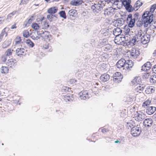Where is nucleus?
Returning a JSON list of instances; mask_svg holds the SVG:
<instances>
[{"instance_id": "f257e3e1", "label": "nucleus", "mask_w": 156, "mask_h": 156, "mask_svg": "<svg viewBox=\"0 0 156 156\" xmlns=\"http://www.w3.org/2000/svg\"><path fill=\"white\" fill-rule=\"evenodd\" d=\"M156 9V4L152 5L149 11H145L144 12L142 16V21L139 22L140 26L143 24L145 27H147L148 25L152 22L153 20V13Z\"/></svg>"}, {"instance_id": "f03ea898", "label": "nucleus", "mask_w": 156, "mask_h": 156, "mask_svg": "<svg viewBox=\"0 0 156 156\" xmlns=\"http://www.w3.org/2000/svg\"><path fill=\"white\" fill-rule=\"evenodd\" d=\"M131 114V117L134 120L138 122L143 121L145 119L146 115L145 114L140 111H132Z\"/></svg>"}, {"instance_id": "7ed1b4c3", "label": "nucleus", "mask_w": 156, "mask_h": 156, "mask_svg": "<svg viewBox=\"0 0 156 156\" xmlns=\"http://www.w3.org/2000/svg\"><path fill=\"white\" fill-rule=\"evenodd\" d=\"M141 132L140 128L137 126H133L131 130V134L134 137L139 136Z\"/></svg>"}, {"instance_id": "20e7f679", "label": "nucleus", "mask_w": 156, "mask_h": 156, "mask_svg": "<svg viewBox=\"0 0 156 156\" xmlns=\"http://www.w3.org/2000/svg\"><path fill=\"white\" fill-rule=\"evenodd\" d=\"M41 37L46 41H49L52 38L51 35L49 32L45 31L42 33H39Z\"/></svg>"}, {"instance_id": "39448f33", "label": "nucleus", "mask_w": 156, "mask_h": 156, "mask_svg": "<svg viewBox=\"0 0 156 156\" xmlns=\"http://www.w3.org/2000/svg\"><path fill=\"white\" fill-rule=\"evenodd\" d=\"M126 21L128 23V26L131 28L133 27L134 25L135 19L133 18L132 15L131 14H129L127 18Z\"/></svg>"}, {"instance_id": "423d86ee", "label": "nucleus", "mask_w": 156, "mask_h": 156, "mask_svg": "<svg viewBox=\"0 0 156 156\" xmlns=\"http://www.w3.org/2000/svg\"><path fill=\"white\" fill-rule=\"evenodd\" d=\"M121 36H115L114 40L115 43L118 45L122 44V43L125 42V37L123 35H120Z\"/></svg>"}, {"instance_id": "0eeeda50", "label": "nucleus", "mask_w": 156, "mask_h": 156, "mask_svg": "<svg viewBox=\"0 0 156 156\" xmlns=\"http://www.w3.org/2000/svg\"><path fill=\"white\" fill-rule=\"evenodd\" d=\"M113 80L116 83H119L121 81L122 79V75L120 72H116L113 75Z\"/></svg>"}, {"instance_id": "6e6552de", "label": "nucleus", "mask_w": 156, "mask_h": 156, "mask_svg": "<svg viewBox=\"0 0 156 156\" xmlns=\"http://www.w3.org/2000/svg\"><path fill=\"white\" fill-rule=\"evenodd\" d=\"M102 9V5L99 3L94 4L91 6V9L94 12H98Z\"/></svg>"}, {"instance_id": "1a4fd4ad", "label": "nucleus", "mask_w": 156, "mask_h": 156, "mask_svg": "<svg viewBox=\"0 0 156 156\" xmlns=\"http://www.w3.org/2000/svg\"><path fill=\"white\" fill-rule=\"evenodd\" d=\"M80 98L81 100H85L89 98L88 92L87 90H82L79 94Z\"/></svg>"}, {"instance_id": "9d476101", "label": "nucleus", "mask_w": 156, "mask_h": 156, "mask_svg": "<svg viewBox=\"0 0 156 156\" xmlns=\"http://www.w3.org/2000/svg\"><path fill=\"white\" fill-rule=\"evenodd\" d=\"M140 51L136 48H133L130 51V55L133 58H136L140 55Z\"/></svg>"}, {"instance_id": "9b49d317", "label": "nucleus", "mask_w": 156, "mask_h": 156, "mask_svg": "<svg viewBox=\"0 0 156 156\" xmlns=\"http://www.w3.org/2000/svg\"><path fill=\"white\" fill-rule=\"evenodd\" d=\"M6 65L10 67L14 68L17 65V61L14 58H10L8 60Z\"/></svg>"}, {"instance_id": "f8f14e48", "label": "nucleus", "mask_w": 156, "mask_h": 156, "mask_svg": "<svg viewBox=\"0 0 156 156\" xmlns=\"http://www.w3.org/2000/svg\"><path fill=\"white\" fill-rule=\"evenodd\" d=\"M150 39V36L148 34L144 35L141 38V42L143 44H146L148 43Z\"/></svg>"}, {"instance_id": "ddd939ff", "label": "nucleus", "mask_w": 156, "mask_h": 156, "mask_svg": "<svg viewBox=\"0 0 156 156\" xmlns=\"http://www.w3.org/2000/svg\"><path fill=\"white\" fill-rule=\"evenodd\" d=\"M122 5L125 7L126 9L129 11H131L132 10L131 5H130V0H121Z\"/></svg>"}, {"instance_id": "4468645a", "label": "nucleus", "mask_w": 156, "mask_h": 156, "mask_svg": "<svg viewBox=\"0 0 156 156\" xmlns=\"http://www.w3.org/2000/svg\"><path fill=\"white\" fill-rule=\"evenodd\" d=\"M133 65V62L131 60H128L127 61H126V62L125 63L123 69L125 70H128L130 69V68H131Z\"/></svg>"}, {"instance_id": "2eb2a0df", "label": "nucleus", "mask_w": 156, "mask_h": 156, "mask_svg": "<svg viewBox=\"0 0 156 156\" xmlns=\"http://www.w3.org/2000/svg\"><path fill=\"white\" fill-rule=\"evenodd\" d=\"M156 110V108L155 107L151 106L147 108L146 110V113L148 115L153 114Z\"/></svg>"}, {"instance_id": "dca6fc26", "label": "nucleus", "mask_w": 156, "mask_h": 156, "mask_svg": "<svg viewBox=\"0 0 156 156\" xmlns=\"http://www.w3.org/2000/svg\"><path fill=\"white\" fill-rule=\"evenodd\" d=\"M151 63L149 62H147L145 63L142 66V70L144 71H146L149 70L151 67Z\"/></svg>"}, {"instance_id": "f3484780", "label": "nucleus", "mask_w": 156, "mask_h": 156, "mask_svg": "<svg viewBox=\"0 0 156 156\" xmlns=\"http://www.w3.org/2000/svg\"><path fill=\"white\" fill-rule=\"evenodd\" d=\"M141 82V79L140 76L135 77L131 81L132 85L135 86L139 84Z\"/></svg>"}, {"instance_id": "a211bd4d", "label": "nucleus", "mask_w": 156, "mask_h": 156, "mask_svg": "<svg viewBox=\"0 0 156 156\" xmlns=\"http://www.w3.org/2000/svg\"><path fill=\"white\" fill-rule=\"evenodd\" d=\"M155 90V88L152 86L147 87L145 90V93L147 94H150L154 92Z\"/></svg>"}, {"instance_id": "6ab92c4d", "label": "nucleus", "mask_w": 156, "mask_h": 156, "mask_svg": "<svg viewBox=\"0 0 156 156\" xmlns=\"http://www.w3.org/2000/svg\"><path fill=\"white\" fill-rule=\"evenodd\" d=\"M100 79L102 82L104 83L109 80L110 76L107 74L105 73L101 75Z\"/></svg>"}, {"instance_id": "aec40b11", "label": "nucleus", "mask_w": 156, "mask_h": 156, "mask_svg": "<svg viewBox=\"0 0 156 156\" xmlns=\"http://www.w3.org/2000/svg\"><path fill=\"white\" fill-rule=\"evenodd\" d=\"M126 60L123 58H121L116 63L117 67L118 68H123Z\"/></svg>"}, {"instance_id": "412c9836", "label": "nucleus", "mask_w": 156, "mask_h": 156, "mask_svg": "<svg viewBox=\"0 0 156 156\" xmlns=\"http://www.w3.org/2000/svg\"><path fill=\"white\" fill-rule=\"evenodd\" d=\"M58 10V8L57 6H54L49 8L47 10L48 13L53 14L55 13Z\"/></svg>"}, {"instance_id": "4be33fe9", "label": "nucleus", "mask_w": 156, "mask_h": 156, "mask_svg": "<svg viewBox=\"0 0 156 156\" xmlns=\"http://www.w3.org/2000/svg\"><path fill=\"white\" fill-rule=\"evenodd\" d=\"M144 88V85L140 84L135 89L134 92L136 93H141L143 92Z\"/></svg>"}, {"instance_id": "5701e85b", "label": "nucleus", "mask_w": 156, "mask_h": 156, "mask_svg": "<svg viewBox=\"0 0 156 156\" xmlns=\"http://www.w3.org/2000/svg\"><path fill=\"white\" fill-rule=\"evenodd\" d=\"M25 49L23 48H18L16 50V53L18 56H21L23 55L25 52Z\"/></svg>"}, {"instance_id": "b1692460", "label": "nucleus", "mask_w": 156, "mask_h": 156, "mask_svg": "<svg viewBox=\"0 0 156 156\" xmlns=\"http://www.w3.org/2000/svg\"><path fill=\"white\" fill-rule=\"evenodd\" d=\"M153 121L151 118H148L145 119L143 122L144 125L145 127L151 126L152 124Z\"/></svg>"}, {"instance_id": "393cba45", "label": "nucleus", "mask_w": 156, "mask_h": 156, "mask_svg": "<svg viewBox=\"0 0 156 156\" xmlns=\"http://www.w3.org/2000/svg\"><path fill=\"white\" fill-rule=\"evenodd\" d=\"M73 97L70 95H66L62 96V99L65 101H73Z\"/></svg>"}, {"instance_id": "a878e982", "label": "nucleus", "mask_w": 156, "mask_h": 156, "mask_svg": "<svg viewBox=\"0 0 156 156\" xmlns=\"http://www.w3.org/2000/svg\"><path fill=\"white\" fill-rule=\"evenodd\" d=\"M114 10L111 7L105 9L104 11V14L105 16H111L113 14Z\"/></svg>"}, {"instance_id": "bb28decb", "label": "nucleus", "mask_w": 156, "mask_h": 156, "mask_svg": "<svg viewBox=\"0 0 156 156\" xmlns=\"http://www.w3.org/2000/svg\"><path fill=\"white\" fill-rule=\"evenodd\" d=\"M151 99L148 98L143 102L142 105V107L144 108H147L151 104Z\"/></svg>"}, {"instance_id": "cd10ccee", "label": "nucleus", "mask_w": 156, "mask_h": 156, "mask_svg": "<svg viewBox=\"0 0 156 156\" xmlns=\"http://www.w3.org/2000/svg\"><path fill=\"white\" fill-rule=\"evenodd\" d=\"M82 0H72L70 4L73 6H78L82 4Z\"/></svg>"}, {"instance_id": "c85d7f7f", "label": "nucleus", "mask_w": 156, "mask_h": 156, "mask_svg": "<svg viewBox=\"0 0 156 156\" xmlns=\"http://www.w3.org/2000/svg\"><path fill=\"white\" fill-rule=\"evenodd\" d=\"M68 14L70 17H73L77 15V13L76 10L72 9L69 11Z\"/></svg>"}, {"instance_id": "c756f323", "label": "nucleus", "mask_w": 156, "mask_h": 156, "mask_svg": "<svg viewBox=\"0 0 156 156\" xmlns=\"http://www.w3.org/2000/svg\"><path fill=\"white\" fill-rule=\"evenodd\" d=\"M122 30L119 28H116L113 31L114 35L115 36H119L120 34L122 33Z\"/></svg>"}, {"instance_id": "7c9ffc66", "label": "nucleus", "mask_w": 156, "mask_h": 156, "mask_svg": "<svg viewBox=\"0 0 156 156\" xmlns=\"http://www.w3.org/2000/svg\"><path fill=\"white\" fill-rule=\"evenodd\" d=\"M1 72L3 74H7L9 73V69L8 67L5 66H2L0 69Z\"/></svg>"}, {"instance_id": "2f4dec72", "label": "nucleus", "mask_w": 156, "mask_h": 156, "mask_svg": "<svg viewBox=\"0 0 156 156\" xmlns=\"http://www.w3.org/2000/svg\"><path fill=\"white\" fill-rule=\"evenodd\" d=\"M15 41V45H19L21 44V43H22L21 37L19 36L16 37L14 40Z\"/></svg>"}, {"instance_id": "473e14b6", "label": "nucleus", "mask_w": 156, "mask_h": 156, "mask_svg": "<svg viewBox=\"0 0 156 156\" xmlns=\"http://www.w3.org/2000/svg\"><path fill=\"white\" fill-rule=\"evenodd\" d=\"M6 28H5L4 29L2 30L1 33L0 34V42L2 41L4 35H5V37H6L8 35L7 33L5 31V29Z\"/></svg>"}, {"instance_id": "72a5a7b5", "label": "nucleus", "mask_w": 156, "mask_h": 156, "mask_svg": "<svg viewBox=\"0 0 156 156\" xmlns=\"http://www.w3.org/2000/svg\"><path fill=\"white\" fill-rule=\"evenodd\" d=\"M42 23L43 29H47L49 26V23L46 20H44Z\"/></svg>"}, {"instance_id": "f704fd0d", "label": "nucleus", "mask_w": 156, "mask_h": 156, "mask_svg": "<svg viewBox=\"0 0 156 156\" xmlns=\"http://www.w3.org/2000/svg\"><path fill=\"white\" fill-rule=\"evenodd\" d=\"M150 81L152 83H156V75L154 74L151 76L150 78Z\"/></svg>"}, {"instance_id": "c9c22d12", "label": "nucleus", "mask_w": 156, "mask_h": 156, "mask_svg": "<svg viewBox=\"0 0 156 156\" xmlns=\"http://www.w3.org/2000/svg\"><path fill=\"white\" fill-rule=\"evenodd\" d=\"M13 50L12 48L8 49L5 52V54L6 56H10L12 55Z\"/></svg>"}, {"instance_id": "e433bc0d", "label": "nucleus", "mask_w": 156, "mask_h": 156, "mask_svg": "<svg viewBox=\"0 0 156 156\" xmlns=\"http://www.w3.org/2000/svg\"><path fill=\"white\" fill-rule=\"evenodd\" d=\"M25 42L30 47L33 48L34 45V43L30 39L26 40Z\"/></svg>"}, {"instance_id": "4c0bfd02", "label": "nucleus", "mask_w": 156, "mask_h": 156, "mask_svg": "<svg viewBox=\"0 0 156 156\" xmlns=\"http://www.w3.org/2000/svg\"><path fill=\"white\" fill-rule=\"evenodd\" d=\"M129 26H125L123 28V30H122L124 33L125 35H128L129 34V32L130 31L129 28Z\"/></svg>"}, {"instance_id": "58836bf2", "label": "nucleus", "mask_w": 156, "mask_h": 156, "mask_svg": "<svg viewBox=\"0 0 156 156\" xmlns=\"http://www.w3.org/2000/svg\"><path fill=\"white\" fill-rule=\"evenodd\" d=\"M31 27L32 29L35 30H38L40 28V26L37 23H33L31 24Z\"/></svg>"}, {"instance_id": "ea45409f", "label": "nucleus", "mask_w": 156, "mask_h": 156, "mask_svg": "<svg viewBox=\"0 0 156 156\" xmlns=\"http://www.w3.org/2000/svg\"><path fill=\"white\" fill-rule=\"evenodd\" d=\"M135 125V123L134 121H130L129 122L127 123L126 124V127L128 129L133 127Z\"/></svg>"}, {"instance_id": "a19ab883", "label": "nucleus", "mask_w": 156, "mask_h": 156, "mask_svg": "<svg viewBox=\"0 0 156 156\" xmlns=\"http://www.w3.org/2000/svg\"><path fill=\"white\" fill-rule=\"evenodd\" d=\"M143 31L141 30L138 31L137 34L136 35L135 37L136 39L139 41L140 39H141V37Z\"/></svg>"}, {"instance_id": "79ce46f5", "label": "nucleus", "mask_w": 156, "mask_h": 156, "mask_svg": "<svg viewBox=\"0 0 156 156\" xmlns=\"http://www.w3.org/2000/svg\"><path fill=\"white\" fill-rule=\"evenodd\" d=\"M71 88L67 87H64L61 90L62 93L63 94L64 92L66 93L67 92H70Z\"/></svg>"}, {"instance_id": "37998d69", "label": "nucleus", "mask_w": 156, "mask_h": 156, "mask_svg": "<svg viewBox=\"0 0 156 156\" xmlns=\"http://www.w3.org/2000/svg\"><path fill=\"white\" fill-rule=\"evenodd\" d=\"M50 48L49 51H51L52 50L51 49V46L49 47V44L46 42L43 46V48L44 49H47Z\"/></svg>"}, {"instance_id": "c03bdc74", "label": "nucleus", "mask_w": 156, "mask_h": 156, "mask_svg": "<svg viewBox=\"0 0 156 156\" xmlns=\"http://www.w3.org/2000/svg\"><path fill=\"white\" fill-rule=\"evenodd\" d=\"M23 36L26 38H28L30 36L29 33L27 30H24L23 32Z\"/></svg>"}, {"instance_id": "a18cd8bd", "label": "nucleus", "mask_w": 156, "mask_h": 156, "mask_svg": "<svg viewBox=\"0 0 156 156\" xmlns=\"http://www.w3.org/2000/svg\"><path fill=\"white\" fill-rule=\"evenodd\" d=\"M60 16L64 19L66 18V16L65 11H62L59 12Z\"/></svg>"}, {"instance_id": "49530a36", "label": "nucleus", "mask_w": 156, "mask_h": 156, "mask_svg": "<svg viewBox=\"0 0 156 156\" xmlns=\"http://www.w3.org/2000/svg\"><path fill=\"white\" fill-rule=\"evenodd\" d=\"M142 5V3L140 1H137L134 5V7L135 8H136V9L137 10Z\"/></svg>"}, {"instance_id": "de8ad7c7", "label": "nucleus", "mask_w": 156, "mask_h": 156, "mask_svg": "<svg viewBox=\"0 0 156 156\" xmlns=\"http://www.w3.org/2000/svg\"><path fill=\"white\" fill-rule=\"evenodd\" d=\"M99 129L101 130V132L104 134H106L109 131L108 129L104 127H102L100 128Z\"/></svg>"}, {"instance_id": "09e8293b", "label": "nucleus", "mask_w": 156, "mask_h": 156, "mask_svg": "<svg viewBox=\"0 0 156 156\" xmlns=\"http://www.w3.org/2000/svg\"><path fill=\"white\" fill-rule=\"evenodd\" d=\"M10 44V43L9 41H5L2 44V47L4 48H7L9 46Z\"/></svg>"}, {"instance_id": "8fccbe9b", "label": "nucleus", "mask_w": 156, "mask_h": 156, "mask_svg": "<svg viewBox=\"0 0 156 156\" xmlns=\"http://www.w3.org/2000/svg\"><path fill=\"white\" fill-rule=\"evenodd\" d=\"M136 97L135 95L132 96L131 95H130L127 98L128 101L129 102H131L133 101L134 100H135Z\"/></svg>"}, {"instance_id": "3c124183", "label": "nucleus", "mask_w": 156, "mask_h": 156, "mask_svg": "<svg viewBox=\"0 0 156 156\" xmlns=\"http://www.w3.org/2000/svg\"><path fill=\"white\" fill-rule=\"evenodd\" d=\"M151 75L150 73H146L143 75V78L145 79H148Z\"/></svg>"}, {"instance_id": "603ef678", "label": "nucleus", "mask_w": 156, "mask_h": 156, "mask_svg": "<svg viewBox=\"0 0 156 156\" xmlns=\"http://www.w3.org/2000/svg\"><path fill=\"white\" fill-rule=\"evenodd\" d=\"M30 23H29V22L27 20L25 21L23 24V26L24 27H29L30 25Z\"/></svg>"}, {"instance_id": "864d4df0", "label": "nucleus", "mask_w": 156, "mask_h": 156, "mask_svg": "<svg viewBox=\"0 0 156 156\" xmlns=\"http://www.w3.org/2000/svg\"><path fill=\"white\" fill-rule=\"evenodd\" d=\"M139 40H137L135 37H133L130 41L131 42L133 43V45H134V43L136 42H138Z\"/></svg>"}, {"instance_id": "5fc2aeb1", "label": "nucleus", "mask_w": 156, "mask_h": 156, "mask_svg": "<svg viewBox=\"0 0 156 156\" xmlns=\"http://www.w3.org/2000/svg\"><path fill=\"white\" fill-rule=\"evenodd\" d=\"M47 18L50 21H52L53 18V16L51 14L48 15L47 16Z\"/></svg>"}, {"instance_id": "6e6d98bb", "label": "nucleus", "mask_w": 156, "mask_h": 156, "mask_svg": "<svg viewBox=\"0 0 156 156\" xmlns=\"http://www.w3.org/2000/svg\"><path fill=\"white\" fill-rule=\"evenodd\" d=\"M34 16H31L29 19L27 20L29 22L30 24H31L33 21L34 20Z\"/></svg>"}, {"instance_id": "4d7b16f0", "label": "nucleus", "mask_w": 156, "mask_h": 156, "mask_svg": "<svg viewBox=\"0 0 156 156\" xmlns=\"http://www.w3.org/2000/svg\"><path fill=\"white\" fill-rule=\"evenodd\" d=\"M121 139H120L119 140H117L116 141H115V143H120L121 141H124V140L123 139L124 137H121Z\"/></svg>"}, {"instance_id": "13d9d810", "label": "nucleus", "mask_w": 156, "mask_h": 156, "mask_svg": "<svg viewBox=\"0 0 156 156\" xmlns=\"http://www.w3.org/2000/svg\"><path fill=\"white\" fill-rule=\"evenodd\" d=\"M110 1L112 2L115 5H117V3L118 2L119 0H110Z\"/></svg>"}, {"instance_id": "bf43d9fd", "label": "nucleus", "mask_w": 156, "mask_h": 156, "mask_svg": "<svg viewBox=\"0 0 156 156\" xmlns=\"http://www.w3.org/2000/svg\"><path fill=\"white\" fill-rule=\"evenodd\" d=\"M16 24V23H15L13 25H12L11 27V29H13L16 28L17 26Z\"/></svg>"}, {"instance_id": "052dcab7", "label": "nucleus", "mask_w": 156, "mask_h": 156, "mask_svg": "<svg viewBox=\"0 0 156 156\" xmlns=\"http://www.w3.org/2000/svg\"><path fill=\"white\" fill-rule=\"evenodd\" d=\"M15 12H12L9 14L8 15V16L11 17L15 14Z\"/></svg>"}, {"instance_id": "680f3d73", "label": "nucleus", "mask_w": 156, "mask_h": 156, "mask_svg": "<svg viewBox=\"0 0 156 156\" xmlns=\"http://www.w3.org/2000/svg\"><path fill=\"white\" fill-rule=\"evenodd\" d=\"M2 59L3 62H5L7 60V58L5 56H3L2 57Z\"/></svg>"}, {"instance_id": "e2e57ef3", "label": "nucleus", "mask_w": 156, "mask_h": 156, "mask_svg": "<svg viewBox=\"0 0 156 156\" xmlns=\"http://www.w3.org/2000/svg\"><path fill=\"white\" fill-rule=\"evenodd\" d=\"M28 0H22L21 2V3L23 4H26L28 2Z\"/></svg>"}, {"instance_id": "0e129e2a", "label": "nucleus", "mask_w": 156, "mask_h": 156, "mask_svg": "<svg viewBox=\"0 0 156 156\" xmlns=\"http://www.w3.org/2000/svg\"><path fill=\"white\" fill-rule=\"evenodd\" d=\"M153 71L154 73L156 74V64L154 66L153 68Z\"/></svg>"}, {"instance_id": "69168bd1", "label": "nucleus", "mask_w": 156, "mask_h": 156, "mask_svg": "<svg viewBox=\"0 0 156 156\" xmlns=\"http://www.w3.org/2000/svg\"><path fill=\"white\" fill-rule=\"evenodd\" d=\"M5 19L3 17H0V24H1L4 20Z\"/></svg>"}, {"instance_id": "338daca9", "label": "nucleus", "mask_w": 156, "mask_h": 156, "mask_svg": "<svg viewBox=\"0 0 156 156\" xmlns=\"http://www.w3.org/2000/svg\"><path fill=\"white\" fill-rule=\"evenodd\" d=\"M153 118L156 121V112L153 115Z\"/></svg>"}, {"instance_id": "774afa93", "label": "nucleus", "mask_w": 156, "mask_h": 156, "mask_svg": "<svg viewBox=\"0 0 156 156\" xmlns=\"http://www.w3.org/2000/svg\"><path fill=\"white\" fill-rule=\"evenodd\" d=\"M153 55L154 56H156V50L153 53Z\"/></svg>"}]
</instances>
